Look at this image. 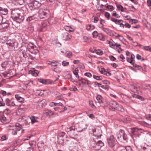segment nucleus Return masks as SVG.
<instances>
[{"mask_svg":"<svg viewBox=\"0 0 151 151\" xmlns=\"http://www.w3.org/2000/svg\"><path fill=\"white\" fill-rule=\"evenodd\" d=\"M6 104L8 106H10V101L8 98H6L5 100Z\"/></svg>","mask_w":151,"mask_h":151,"instance_id":"49530a36","label":"nucleus"},{"mask_svg":"<svg viewBox=\"0 0 151 151\" xmlns=\"http://www.w3.org/2000/svg\"><path fill=\"white\" fill-rule=\"evenodd\" d=\"M111 65L112 66L115 68H116L117 67H118V65L117 64H116V63H111Z\"/></svg>","mask_w":151,"mask_h":151,"instance_id":"69168bd1","label":"nucleus"},{"mask_svg":"<svg viewBox=\"0 0 151 151\" xmlns=\"http://www.w3.org/2000/svg\"><path fill=\"white\" fill-rule=\"evenodd\" d=\"M71 76L70 74H68L65 76V79H69L71 78Z\"/></svg>","mask_w":151,"mask_h":151,"instance_id":"052dcab7","label":"nucleus"},{"mask_svg":"<svg viewBox=\"0 0 151 151\" xmlns=\"http://www.w3.org/2000/svg\"><path fill=\"white\" fill-rule=\"evenodd\" d=\"M7 75V73L6 72H4L1 74V76L2 77L4 76V77H6Z\"/></svg>","mask_w":151,"mask_h":151,"instance_id":"e2e57ef3","label":"nucleus"},{"mask_svg":"<svg viewBox=\"0 0 151 151\" xmlns=\"http://www.w3.org/2000/svg\"><path fill=\"white\" fill-rule=\"evenodd\" d=\"M28 47L29 49V51L32 53L36 54L38 52V50H36L35 52H33V49L36 48V47H35L34 45L31 43L29 44Z\"/></svg>","mask_w":151,"mask_h":151,"instance_id":"9b49d317","label":"nucleus"},{"mask_svg":"<svg viewBox=\"0 0 151 151\" xmlns=\"http://www.w3.org/2000/svg\"><path fill=\"white\" fill-rule=\"evenodd\" d=\"M94 28V26L91 24H88L86 26V29L88 31L92 30Z\"/></svg>","mask_w":151,"mask_h":151,"instance_id":"b1692460","label":"nucleus"},{"mask_svg":"<svg viewBox=\"0 0 151 151\" xmlns=\"http://www.w3.org/2000/svg\"><path fill=\"white\" fill-rule=\"evenodd\" d=\"M6 44L9 50H12L17 47L18 45L17 42L15 40H9L7 41Z\"/></svg>","mask_w":151,"mask_h":151,"instance_id":"7ed1b4c3","label":"nucleus"},{"mask_svg":"<svg viewBox=\"0 0 151 151\" xmlns=\"http://www.w3.org/2000/svg\"><path fill=\"white\" fill-rule=\"evenodd\" d=\"M117 8L118 11H121L122 12H123L124 8L121 5H118L116 6Z\"/></svg>","mask_w":151,"mask_h":151,"instance_id":"f704fd0d","label":"nucleus"},{"mask_svg":"<svg viewBox=\"0 0 151 151\" xmlns=\"http://www.w3.org/2000/svg\"><path fill=\"white\" fill-rule=\"evenodd\" d=\"M134 55L133 54H132L131 55L130 58L127 57L126 58V59L127 62H128L130 63H132V62H133L134 61Z\"/></svg>","mask_w":151,"mask_h":151,"instance_id":"6ab92c4d","label":"nucleus"},{"mask_svg":"<svg viewBox=\"0 0 151 151\" xmlns=\"http://www.w3.org/2000/svg\"><path fill=\"white\" fill-rule=\"evenodd\" d=\"M85 76H87L89 78H91L92 76V74L89 72L85 73L84 75Z\"/></svg>","mask_w":151,"mask_h":151,"instance_id":"4d7b16f0","label":"nucleus"},{"mask_svg":"<svg viewBox=\"0 0 151 151\" xmlns=\"http://www.w3.org/2000/svg\"><path fill=\"white\" fill-rule=\"evenodd\" d=\"M133 65V66L135 68H138L139 69H141L142 68L139 65H137L134 62H132V63H131Z\"/></svg>","mask_w":151,"mask_h":151,"instance_id":"3c124183","label":"nucleus"},{"mask_svg":"<svg viewBox=\"0 0 151 151\" xmlns=\"http://www.w3.org/2000/svg\"><path fill=\"white\" fill-rule=\"evenodd\" d=\"M69 63L68 62H66L65 61H63L62 62V65L63 66H67L68 65Z\"/></svg>","mask_w":151,"mask_h":151,"instance_id":"6e6d98bb","label":"nucleus"},{"mask_svg":"<svg viewBox=\"0 0 151 151\" xmlns=\"http://www.w3.org/2000/svg\"><path fill=\"white\" fill-rule=\"evenodd\" d=\"M111 20L112 21L114 22L116 24L118 20L114 18H111Z\"/></svg>","mask_w":151,"mask_h":151,"instance_id":"bf43d9fd","label":"nucleus"},{"mask_svg":"<svg viewBox=\"0 0 151 151\" xmlns=\"http://www.w3.org/2000/svg\"><path fill=\"white\" fill-rule=\"evenodd\" d=\"M0 93L3 96H6V92L5 91L1 90L0 92Z\"/></svg>","mask_w":151,"mask_h":151,"instance_id":"680f3d73","label":"nucleus"},{"mask_svg":"<svg viewBox=\"0 0 151 151\" xmlns=\"http://www.w3.org/2000/svg\"><path fill=\"white\" fill-rule=\"evenodd\" d=\"M72 54L71 52H68L67 55V57L68 58H70L72 56Z\"/></svg>","mask_w":151,"mask_h":151,"instance_id":"338daca9","label":"nucleus"},{"mask_svg":"<svg viewBox=\"0 0 151 151\" xmlns=\"http://www.w3.org/2000/svg\"><path fill=\"white\" fill-rule=\"evenodd\" d=\"M48 14L46 12L45 10L43 9H40L39 11L38 16L40 19L45 18L47 17Z\"/></svg>","mask_w":151,"mask_h":151,"instance_id":"0eeeda50","label":"nucleus"},{"mask_svg":"<svg viewBox=\"0 0 151 151\" xmlns=\"http://www.w3.org/2000/svg\"><path fill=\"white\" fill-rule=\"evenodd\" d=\"M105 16L107 18L108 20H109L111 17V15L108 12H106L105 13Z\"/></svg>","mask_w":151,"mask_h":151,"instance_id":"a18cd8bd","label":"nucleus"},{"mask_svg":"<svg viewBox=\"0 0 151 151\" xmlns=\"http://www.w3.org/2000/svg\"><path fill=\"white\" fill-rule=\"evenodd\" d=\"M5 104V103L3 102L2 99L0 97V106H4Z\"/></svg>","mask_w":151,"mask_h":151,"instance_id":"603ef678","label":"nucleus"},{"mask_svg":"<svg viewBox=\"0 0 151 151\" xmlns=\"http://www.w3.org/2000/svg\"><path fill=\"white\" fill-rule=\"evenodd\" d=\"M137 22V20L134 19H131L129 20V22L131 23L132 24L136 23Z\"/></svg>","mask_w":151,"mask_h":151,"instance_id":"de8ad7c7","label":"nucleus"},{"mask_svg":"<svg viewBox=\"0 0 151 151\" xmlns=\"http://www.w3.org/2000/svg\"><path fill=\"white\" fill-rule=\"evenodd\" d=\"M98 37L99 39L101 40L104 41L105 40V37L101 33L99 34Z\"/></svg>","mask_w":151,"mask_h":151,"instance_id":"bb28decb","label":"nucleus"},{"mask_svg":"<svg viewBox=\"0 0 151 151\" xmlns=\"http://www.w3.org/2000/svg\"><path fill=\"white\" fill-rule=\"evenodd\" d=\"M111 15L117 18H119L120 17V16L118 14H116V12L115 11H113Z\"/></svg>","mask_w":151,"mask_h":151,"instance_id":"e433bc0d","label":"nucleus"},{"mask_svg":"<svg viewBox=\"0 0 151 151\" xmlns=\"http://www.w3.org/2000/svg\"><path fill=\"white\" fill-rule=\"evenodd\" d=\"M105 7L107 9L106 10L110 11H112L114 9V8L112 5H108L107 4L105 5Z\"/></svg>","mask_w":151,"mask_h":151,"instance_id":"5701e85b","label":"nucleus"},{"mask_svg":"<svg viewBox=\"0 0 151 151\" xmlns=\"http://www.w3.org/2000/svg\"><path fill=\"white\" fill-rule=\"evenodd\" d=\"M16 1L18 4L20 5H22L24 3V0H16Z\"/></svg>","mask_w":151,"mask_h":151,"instance_id":"72a5a7b5","label":"nucleus"},{"mask_svg":"<svg viewBox=\"0 0 151 151\" xmlns=\"http://www.w3.org/2000/svg\"><path fill=\"white\" fill-rule=\"evenodd\" d=\"M102 99V97L101 96L99 95H98L96 97V99L100 104L103 103Z\"/></svg>","mask_w":151,"mask_h":151,"instance_id":"7c9ffc66","label":"nucleus"},{"mask_svg":"<svg viewBox=\"0 0 151 151\" xmlns=\"http://www.w3.org/2000/svg\"><path fill=\"white\" fill-rule=\"evenodd\" d=\"M98 133L95 134L96 136L98 138H100L101 136L102 135L101 133V131L100 130H98Z\"/></svg>","mask_w":151,"mask_h":151,"instance_id":"4c0bfd02","label":"nucleus"},{"mask_svg":"<svg viewBox=\"0 0 151 151\" xmlns=\"http://www.w3.org/2000/svg\"><path fill=\"white\" fill-rule=\"evenodd\" d=\"M20 54L21 55H22L24 58H26L27 57V55L25 50L21 49L20 50Z\"/></svg>","mask_w":151,"mask_h":151,"instance_id":"4be33fe9","label":"nucleus"},{"mask_svg":"<svg viewBox=\"0 0 151 151\" xmlns=\"http://www.w3.org/2000/svg\"><path fill=\"white\" fill-rule=\"evenodd\" d=\"M93 77L94 78L98 80H101L102 79V77L101 76H98L95 75H93Z\"/></svg>","mask_w":151,"mask_h":151,"instance_id":"c9c22d12","label":"nucleus"},{"mask_svg":"<svg viewBox=\"0 0 151 151\" xmlns=\"http://www.w3.org/2000/svg\"><path fill=\"white\" fill-rule=\"evenodd\" d=\"M18 127H16L15 129H13L12 130V134L13 135H16L17 134V131H19L18 130L17 128Z\"/></svg>","mask_w":151,"mask_h":151,"instance_id":"a19ab883","label":"nucleus"},{"mask_svg":"<svg viewBox=\"0 0 151 151\" xmlns=\"http://www.w3.org/2000/svg\"><path fill=\"white\" fill-rule=\"evenodd\" d=\"M123 22V21L122 20L119 19L118 20L116 24L120 25V27H122L123 28H124V24L121 22Z\"/></svg>","mask_w":151,"mask_h":151,"instance_id":"58836bf2","label":"nucleus"},{"mask_svg":"<svg viewBox=\"0 0 151 151\" xmlns=\"http://www.w3.org/2000/svg\"><path fill=\"white\" fill-rule=\"evenodd\" d=\"M89 104L91 107L93 108H96V107L94 105L93 103V101H89Z\"/></svg>","mask_w":151,"mask_h":151,"instance_id":"09e8293b","label":"nucleus"},{"mask_svg":"<svg viewBox=\"0 0 151 151\" xmlns=\"http://www.w3.org/2000/svg\"><path fill=\"white\" fill-rule=\"evenodd\" d=\"M30 118L31 120V122L32 124L35 123L37 122H38V118L37 117L32 116Z\"/></svg>","mask_w":151,"mask_h":151,"instance_id":"f3484780","label":"nucleus"},{"mask_svg":"<svg viewBox=\"0 0 151 151\" xmlns=\"http://www.w3.org/2000/svg\"><path fill=\"white\" fill-rule=\"evenodd\" d=\"M120 151H133L131 147L129 146L123 147L120 150Z\"/></svg>","mask_w":151,"mask_h":151,"instance_id":"393cba45","label":"nucleus"},{"mask_svg":"<svg viewBox=\"0 0 151 151\" xmlns=\"http://www.w3.org/2000/svg\"><path fill=\"white\" fill-rule=\"evenodd\" d=\"M120 105L117 104L116 102H113L112 104V107L114 109H116L117 107H118Z\"/></svg>","mask_w":151,"mask_h":151,"instance_id":"ea45409f","label":"nucleus"},{"mask_svg":"<svg viewBox=\"0 0 151 151\" xmlns=\"http://www.w3.org/2000/svg\"><path fill=\"white\" fill-rule=\"evenodd\" d=\"M10 112L11 111L10 110L8 109H6L3 111V114H4L7 115L9 114Z\"/></svg>","mask_w":151,"mask_h":151,"instance_id":"37998d69","label":"nucleus"},{"mask_svg":"<svg viewBox=\"0 0 151 151\" xmlns=\"http://www.w3.org/2000/svg\"><path fill=\"white\" fill-rule=\"evenodd\" d=\"M116 109L121 112H123L124 110L123 107L121 105H119L118 107H117Z\"/></svg>","mask_w":151,"mask_h":151,"instance_id":"79ce46f5","label":"nucleus"},{"mask_svg":"<svg viewBox=\"0 0 151 151\" xmlns=\"http://www.w3.org/2000/svg\"><path fill=\"white\" fill-rule=\"evenodd\" d=\"M6 139V135H3L1 137H0V140L1 141H4Z\"/></svg>","mask_w":151,"mask_h":151,"instance_id":"5fc2aeb1","label":"nucleus"},{"mask_svg":"<svg viewBox=\"0 0 151 151\" xmlns=\"http://www.w3.org/2000/svg\"><path fill=\"white\" fill-rule=\"evenodd\" d=\"M9 24L7 22H2L0 24V30H5L9 26Z\"/></svg>","mask_w":151,"mask_h":151,"instance_id":"9d476101","label":"nucleus"},{"mask_svg":"<svg viewBox=\"0 0 151 151\" xmlns=\"http://www.w3.org/2000/svg\"><path fill=\"white\" fill-rule=\"evenodd\" d=\"M15 96V98L19 102L22 103L24 102V99L21 97L19 94H16Z\"/></svg>","mask_w":151,"mask_h":151,"instance_id":"ddd939ff","label":"nucleus"},{"mask_svg":"<svg viewBox=\"0 0 151 151\" xmlns=\"http://www.w3.org/2000/svg\"><path fill=\"white\" fill-rule=\"evenodd\" d=\"M95 52L96 54L97 55H102L103 52L101 50L98 49L95 51Z\"/></svg>","mask_w":151,"mask_h":151,"instance_id":"473e14b6","label":"nucleus"},{"mask_svg":"<svg viewBox=\"0 0 151 151\" xmlns=\"http://www.w3.org/2000/svg\"><path fill=\"white\" fill-rule=\"evenodd\" d=\"M144 49L147 51L151 52V47L150 46H147L144 47Z\"/></svg>","mask_w":151,"mask_h":151,"instance_id":"8fccbe9b","label":"nucleus"},{"mask_svg":"<svg viewBox=\"0 0 151 151\" xmlns=\"http://www.w3.org/2000/svg\"><path fill=\"white\" fill-rule=\"evenodd\" d=\"M49 91L47 90H41L40 92H37L38 94L39 95L42 96L45 95L46 93H47Z\"/></svg>","mask_w":151,"mask_h":151,"instance_id":"412c9836","label":"nucleus"},{"mask_svg":"<svg viewBox=\"0 0 151 151\" xmlns=\"http://www.w3.org/2000/svg\"><path fill=\"white\" fill-rule=\"evenodd\" d=\"M109 57L110 60L112 61H114L116 60V58L112 55L109 56Z\"/></svg>","mask_w":151,"mask_h":151,"instance_id":"13d9d810","label":"nucleus"},{"mask_svg":"<svg viewBox=\"0 0 151 151\" xmlns=\"http://www.w3.org/2000/svg\"><path fill=\"white\" fill-rule=\"evenodd\" d=\"M16 127H18L17 128L18 131H20L21 130L22 128V126L19 123L16 124L15 126L14 125H9L7 127V128L8 129L12 130V131L15 129Z\"/></svg>","mask_w":151,"mask_h":151,"instance_id":"6e6552de","label":"nucleus"},{"mask_svg":"<svg viewBox=\"0 0 151 151\" xmlns=\"http://www.w3.org/2000/svg\"><path fill=\"white\" fill-rule=\"evenodd\" d=\"M104 145V144L101 141H99L96 144H94L92 146L93 148L95 150H98Z\"/></svg>","mask_w":151,"mask_h":151,"instance_id":"423d86ee","label":"nucleus"},{"mask_svg":"<svg viewBox=\"0 0 151 151\" xmlns=\"http://www.w3.org/2000/svg\"><path fill=\"white\" fill-rule=\"evenodd\" d=\"M28 5L31 10L37 9L41 5V4L36 0H30L28 3Z\"/></svg>","mask_w":151,"mask_h":151,"instance_id":"f03ea898","label":"nucleus"},{"mask_svg":"<svg viewBox=\"0 0 151 151\" xmlns=\"http://www.w3.org/2000/svg\"><path fill=\"white\" fill-rule=\"evenodd\" d=\"M52 81L50 80L40 79V82L45 84H48L52 83Z\"/></svg>","mask_w":151,"mask_h":151,"instance_id":"a211bd4d","label":"nucleus"},{"mask_svg":"<svg viewBox=\"0 0 151 151\" xmlns=\"http://www.w3.org/2000/svg\"><path fill=\"white\" fill-rule=\"evenodd\" d=\"M79 71V70L77 68H76L73 71V74L76 77L78 78H79V76L78 75Z\"/></svg>","mask_w":151,"mask_h":151,"instance_id":"c85d7f7f","label":"nucleus"},{"mask_svg":"<svg viewBox=\"0 0 151 151\" xmlns=\"http://www.w3.org/2000/svg\"><path fill=\"white\" fill-rule=\"evenodd\" d=\"M147 4L149 6H151V0H147Z\"/></svg>","mask_w":151,"mask_h":151,"instance_id":"774afa93","label":"nucleus"},{"mask_svg":"<svg viewBox=\"0 0 151 151\" xmlns=\"http://www.w3.org/2000/svg\"><path fill=\"white\" fill-rule=\"evenodd\" d=\"M63 38L65 40H69L71 38V36L68 32H65L63 34Z\"/></svg>","mask_w":151,"mask_h":151,"instance_id":"4468645a","label":"nucleus"},{"mask_svg":"<svg viewBox=\"0 0 151 151\" xmlns=\"http://www.w3.org/2000/svg\"><path fill=\"white\" fill-rule=\"evenodd\" d=\"M37 146L39 150H42L44 147V144L43 143H38Z\"/></svg>","mask_w":151,"mask_h":151,"instance_id":"cd10ccee","label":"nucleus"},{"mask_svg":"<svg viewBox=\"0 0 151 151\" xmlns=\"http://www.w3.org/2000/svg\"><path fill=\"white\" fill-rule=\"evenodd\" d=\"M8 11L6 8L0 6V14L4 15H6L8 13Z\"/></svg>","mask_w":151,"mask_h":151,"instance_id":"f8f14e48","label":"nucleus"},{"mask_svg":"<svg viewBox=\"0 0 151 151\" xmlns=\"http://www.w3.org/2000/svg\"><path fill=\"white\" fill-rule=\"evenodd\" d=\"M6 118L5 116H1L0 121L2 122H4L6 121Z\"/></svg>","mask_w":151,"mask_h":151,"instance_id":"864d4df0","label":"nucleus"},{"mask_svg":"<svg viewBox=\"0 0 151 151\" xmlns=\"http://www.w3.org/2000/svg\"><path fill=\"white\" fill-rule=\"evenodd\" d=\"M126 135L125 134L124 131L122 129L120 130L117 133L116 136L117 138L120 140L123 139L126 140L125 138Z\"/></svg>","mask_w":151,"mask_h":151,"instance_id":"39448f33","label":"nucleus"},{"mask_svg":"<svg viewBox=\"0 0 151 151\" xmlns=\"http://www.w3.org/2000/svg\"><path fill=\"white\" fill-rule=\"evenodd\" d=\"M56 62H54L49 61L47 62V64H48L51 65V66L55 67L57 66V64Z\"/></svg>","mask_w":151,"mask_h":151,"instance_id":"2f4dec72","label":"nucleus"},{"mask_svg":"<svg viewBox=\"0 0 151 151\" xmlns=\"http://www.w3.org/2000/svg\"><path fill=\"white\" fill-rule=\"evenodd\" d=\"M11 15L16 21L20 23L24 19V14L21 13V12L18 9H15L12 10Z\"/></svg>","mask_w":151,"mask_h":151,"instance_id":"f257e3e1","label":"nucleus"},{"mask_svg":"<svg viewBox=\"0 0 151 151\" xmlns=\"http://www.w3.org/2000/svg\"><path fill=\"white\" fill-rule=\"evenodd\" d=\"M108 43L110 46L112 47L113 46H116V47L119 48L120 49L122 50L121 48L120 47V44H117L114 42L109 41Z\"/></svg>","mask_w":151,"mask_h":151,"instance_id":"dca6fc26","label":"nucleus"},{"mask_svg":"<svg viewBox=\"0 0 151 151\" xmlns=\"http://www.w3.org/2000/svg\"><path fill=\"white\" fill-rule=\"evenodd\" d=\"M38 16L37 14H35L32 16L28 17L26 19V21L28 22H34L35 21H37L38 20Z\"/></svg>","mask_w":151,"mask_h":151,"instance_id":"1a4fd4ad","label":"nucleus"},{"mask_svg":"<svg viewBox=\"0 0 151 151\" xmlns=\"http://www.w3.org/2000/svg\"><path fill=\"white\" fill-rule=\"evenodd\" d=\"M76 129V127L75 126H72L71 127H70V131L71 130H75Z\"/></svg>","mask_w":151,"mask_h":151,"instance_id":"0e129e2a","label":"nucleus"},{"mask_svg":"<svg viewBox=\"0 0 151 151\" xmlns=\"http://www.w3.org/2000/svg\"><path fill=\"white\" fill-rule=\"evenodd\" d=\"M107 141L108 145L111 147H113L116 144V139L113 135L108 137Z\"/></svg>","mask_w":151,"mask_h":151,"instance_id":"20e7f679","label":"nucleus"},{"mask_svg":"<svg viewBox=\"0 0 151 151\" xmlns=\"http://www.w3.org/2000/svg\"><path fill=\"white\" fill-rule=\"evenodd\" d=\"M30 73L33 74L34 76H36L38 75V72L37 70H35L34 69L31 70L30 72Z\"/></svg>","mask_w":151,"mask_h":151,"instance_id":"c756f323","label":"nucleus"},{"mask_svg":"<svg viewBox=\"0 0 151 151\" xmlns=\"http://www.w3.org/2000/svg\"><path fill=\"white\" fill-rule=\"evenodd\" d=\"M92 35L93 37L94 38H96V37H98L99 34L96 31H95L92 33Z\"/></svg>","mask_w":151,"mask_h":151,"instance_id":"c03bdc74","label":"nucleus"},{"mask_svg":"<svg viewBox=\"0 0 151 151\" xmlns=\"http://www.w3.org/2000/svg\"><path fill=\"white\" fill-rule=\"evenodd\" d=\"M100 72L102 74H104V75H106L107 76H109L111 75V74L109 73V72H107L105 70V69L104 68H102V70H100Z\"/></svg>","mask_w":151,"mask_h":151,"instance_id":"a878e982","label":"nucleus"},{"mask_svg":"<svg viewBox=\"0 0 151 151\" xmlns=\"http://www.w3.org/2000/svg\"><path fill=\"white\" fill-rule=\"evenodd\" d=\"M79 80L81 81L82 84L89 86L90 81L86 79L81 78V79H79Z\"/></svg>","mask_w":151,"mask_h":151,"instance_id":"aec40b11","label":"nucleus"},{"mask_svg":"<svg viewBox=\"0 0 151 151\" xmlns=\"http://www.w3.org/2000/svg\"><path fill=\"white\" fill-rule=\"evenodd\" d=\"M1 65L3 69L6 70L7 68L9 67V62L7 61H6L2 63Z\"/></svg>","mask_w":151,"mask_h":151,"instance_id":"2eb2a0df","label":"nucleus"}]
</instances>
